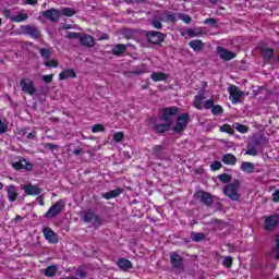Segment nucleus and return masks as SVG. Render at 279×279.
<instances>
[{
	"instance_id": "nucleus-43",
	"label": "nucleus",
	"mask_w": 279,
	"mask_h": 279,
	"mask_svg": "<svg viewBox=\"0 0 279 279\" xmlns=\"http://www.w3.org/2000/svg\"><path fill=\"white\" fill-rule=\"evenodd\" d=\"M179 19L181 21H184L186 23V25H189L191 23V21H193V19L189 14H185V13L179 14Z\"/></svg>"
},
{
	"instance_id": "nucleus-62",
	"label": "nucleus",
	"mask_w": 279,
	"mask_h": 279,
	"mask_svg": "<svg viewBox=\"0 0 279 279\" xmlns=\"http://www.w3.org/2000/svg\"><path fill=\"white\" fill-rule=\"evenodd\" d=\"M84 153V149H82L81 147L74 149V156H81V154Z\"/></svg>"
},
{
	"instance_id": "nucleus-60",
	"label": "nucleus",
	"mask_w": 279,
	"mask_h": 279,
	"mask_svg": "<svg viewBox=\"0 0 279 279\" xmlns=\"http://www.w3.org/2000/svg\"><path fill=\"white\" fill-rule=\"evenodd\" d=\"M167 21H170V23H175V15L167 14Z\"/></svg>"
},
{
	"instance_id": "nucleus-33",
	"label": "nucleus",
	"mask_w": 279,
	"mask_h": 279,
	"mask_svg": "<svg viewBox=\"0 0 279 279\" xmlns=\"http://www.w3.org/2000/svg\"><path fill=\"white\" fill-rule=\"evenodd\" d=\"M276 246L272 248L270 256L276 260H279V234L276 238Z\"/></svg>"
},
{
	"instance_id": "nucleus-27",
	"label": "nucleus",
	"mask_w": 279,
	"mask_h": 279,
	"mask_svg": "<svg viewBox=\"0 0 279 279\" xmlns=\"http://www.w3.org/2000/svg\"><path fill=\"white\" fill-rule=\"evenodd\" d=\"M189 46L194 51H203L204 50V43L199 39H195L189 43Z\"/></svg>"
},
{
	"instance_id": "nucleus-11",
	"label": "nucleus",
	"mask_w": 279,
	"mask_h": 279,
	"mask_svg": "<svg viewBox=\"0 0 279 279\" xmlns=\"http://www.w3.org/2000/svg\"><path fill=\"white\" fill-rule=\"evenodd\" d=\"M83 221L85 223H93V226H101V218L97 215H95V213H93V210L87 209L84 215H83Z\"/></svg>"
},
{
	"instance_id": "nucleus-2",
	"label": "nucleus",
	"mask_w": 279,
	"mask_h": 279,
	"mask_svg": "<svg viewBox=\"0 0 279 279\" xmlns=\"http://www.w3.org/2000/svg\"><path fill=\"white\" fill-rule=\"evenodd\" d=\"M162 120L160 118H150L148 125L153 132H156V134H165V132H169L171 129V123L165 122L161 123Z\"/></svg>"
},
{
	"instance_id": "nucleus-22",
	"label": "nucleus",
	"mask_w": 279,
	"mask_h": 279,
	"mask_svg": "<svg viewBox=\"0 0 279 279\" xmlns=\"http://www.w3.org/2000/svg\"><path fill=\"white\" fill-rule=\"evenodd\" d=\"M7 195L10 202H14L15 199H19V191L16 190V186L8 185Z\"/></svg>"
},
{
	"instance_id": "nucleus-8",
	"label": "nucleus",
	"mask_w": 279,
	"mask_h": 279,
	"mask_svg": "<svg viewBox=\"0 0 279 279\" xmlns=\"http://www.w3.org/2000/svg\"><path fill=\"white\" fill-rule=\"evenodd\" d=\"M194 197L199 199L201 204H204V206H213V195L206 191L198 190L195 192Z\"/></svg>"
},
{
	"instance_id": "nucleus-29",
	"label": "nucleus",
	"mask_w": 279,
	"mask_h": 279,
	"mask_svg": "<svg viewBox=\"0 0 279 279\" xmlns=\"http://www.w3.org/2000/svg\"><path fill=\"white\" fill-rule=\"evenodd\" d=\"M221 160L225 165H236V157L232 154L223 155Z\"/></svg>"
},
{
	"instance_id": "nucleus-38",
	"label": "nucleus",
	"mask_w": 279,
	"mask_h": 279,
	"mask_svg": "<svg viewBox=\"0 0 279 279\" xmlns=\"http://www.w3.org/2000/svg\"><path fill=\"white\" fill-rule=\"evenodd\" d=\"M39 53L41 58H45V60H49V58H51V48H41L39 50Z\"/></svg>"
},
{
	"instance_id": "nucleus-13",
	"label": "nucleus",
	"mask_w": 279,
	"mask_h": 279,
	"mask_svg": "<svg viewBox=\"0 0 279 279\" xmlns=\"http://www.w3.org/2000/svg\"><path fill=\"white\" fill-rule=\"evenodd\" d=\"M279 217L277 215L268 216L265 219L264 228L267 232H271L278 228Z\"/></svg>"
},
{
	"instance_id": "nucleus-46",
	"label": "nucleus",
	"mask_w": 279,
	"mask_h": 279,
	"mask_svg": "<svg viewBox=\"0 0 279 279\" xmlns=\"http://www.w3.org/2000/svg\"><path fill=\"white\" fill-rule=\"evenodd\" d=\"M234 128L241 134H245V132H247V126L246 125H243V124H240V123H235Z\"/></svg>"
},
{
	"instance_id": "nucleus-5",
	"label": "nucleus",
	"mask_w": 279,
	"mask_h": 279,
	"mask_svg": "<svg viewBox=\"0 0 279 279\" xmlns=\"http://www.w3.org/2000/svg\"><path fill=\"white\" fill-rule=\"evenodd\" d=\"M170 264L173 269L178 271H184V257H182L178 252L170 253Z\"/></svg>"
},
{
	"instance_id": "nucleus-7",
	"label": "nucleus",
	"mask_w": 279,
	"mask_h": 279,
	"mask_svg": "<svg viewBox=\"0 0 279 279\" xmlns=\"http://www.w3.org/2000/svg\"><path fill=\"white\" fill-rule=\"evenodd\" d=\"M20 86L23 93L26 95H36V86L34 85V81L28 77H24L20 81Z\"/></svg>"
},
{
	"instance_id": "nucleus-55",
	"label": "nucleus",
	"mask_w": 279,
	"mask_h": 279,
	"mask_svg": "<svg viewBox=\"0 0 279 279\" xmlns=\"http://www.w3.org/2000/svg\"><path fill=\"white\" fill-rule=\"evenodd\" d=\"M151 25L155 27V29H162V23L158 20H153Z\"/></svg>"
},
{
	"instance_id": "nucleus-44",
	"label": "nucleus",
	"mask_w": 279,
	"mask_h": 279,
	"mask_svg": "<svg viewBox=\"0 0 279 279\" xmlns=\"http://www.w3.org/2000/svg\"><path fill=\"white\" fill-rule=\"evenodd\" d=\"M106 128L104 126V124H94L92 126V132L97 133V132H105Z\"/></svg>"
},
{
	"instance_id": "nucleus-9",
	"label": "nucleus",
	"mask_w": 279,
	"mask_h": 279,
	"mask_svg": "<svg viewBox=\"0 0 279 279\" xmlns=\"http://www.w3.org/2000/svg\"><path fill=\"white\" fill-rule=\"evenodd\" d=\"M228 90H229V97L232 104L241 102V98L244 97L245 95V93L241 92V89H239L236 85L229 86Z\"/></svg>"
},
{
	"instance_id": "nucleus-4",
	"label": "nucleus",
	"mask_w": 279,
	"mask_h": 279,
	"mask_svg": "<svg viewBox=\"0 0 279 279\" xmlns=\"http://www.w3.org/2000/svg\"><path fill=\"white\" fill-rule=\"evenodd\" d=\"M189 123H191V114L181 113L177 119V124L173 126V132H175L177 134H180V132H184Z\"/></svg>"
},
{
	"instance_id": "nucleus-53",
	"label": "nucleus",
	"mask_w": 279,
	"mask_h": 279,
	"mask_svg": "<svg viewBox=\"0 0 279 279\" xmlns=\"http://www.w3.org/2000/svg\"><path fill=\"white\" fill-rule=\"evenodd\" d=\"M223 266L228 267V269H230V267H232V257L231 256L225 257Z\"/></svg>"
},
{
	"instance_id": "nucleus-15",
	"label": "nucleus",
	"mask_w": 279,
	"mask_h": 279,
	"mask_svg": "<svg viewBox=\"0 0 279 279\" xmlns=\"http://www.w3.org/2000/svg\"><path fill=\"white\" fill-rule=\"evenodd\" d=\"M78 43L80 45H82V47H85L86 49H92V47H95V37L86 34H81Z\"/></svg>"
},
{
	"instance_id": "nucleus-42",
	"label": "nucleus",
	"mask_w": 279,
	"mask_h": 279,
	"mask_svg": "<svg viewBox=\"0 0 279 279\" xmlns=\"http://www.w3.org/2000/svg\"><path fill=\"white\" fill-rule=\"evenodd\" d=\"M220 132H226L227 134H234V130L229 124H223L220 126Z\"/></svg>"
},
{
	"instance_id": "nucleus-16",
	"label": "nucleus",
	"mask_w": 279,
	"mask_h": 279,
	"mask_svg": "<svg viewBox=\"0 0 279 279\" xmlns=\"http://www.w3.org/2000/svg\"><path fill=\"white\" fill-rule=\"evenodd\" d=\"M13 169L16 171H21V169H25L26 171H32L34 169V165H32L26 159H20L19 161H15L12 163Z\"/></svg>"
},
{
	"instance_id": "nucleus-1",
	"label": "nucleus",
	"mask_w": 279,
	"mask_h": 279,
	"mask_svg": "<svg viewBox=\"0 0 279 279\" xmlns=\"http://www.w3.org/2000/svg\"><path fill=\"white\" fill-rule=\"evenodd\" d=\"M239 189H241V181L234 179L232 183H229L223 189V194L229 197L232 202H239L241 195L239 194Z\"/></svg>"
},
{
	"instance_id": "nucleus-47",
	"label": "nucleus",
	"mask_w": 279,
	"mask_h": 279,
	"mask_svg": "<svg viewBox=\"0 0 279 279\" xmlns=\"http://www.w3.org/2000/svg\"><path fill=\"white\" fill-rule=\"evenodd\" d=\"M221 167H223V165L221 163V161H214L211 165H210V169L213 171H219V169H221Z\"/></svg>"
},
{
	"instance_id": "nucleus-35",
	"label": "nucleus",
	"mask_w": 279,
	"mask_h": 279,
	"mask_svg": "<svg viewBox=\"0 0 279 279\" xmlns=\"http://www.w3.org/2000/svg\"><path fill=\"white\" fill-rule=\"evenodd\" d=\"M218 180L222 182V184H230V182H232V175L229 173H222L218 175Z\"/></svg>"
},
{
	"instance_id": "nucleus-64",
	"label": "nucleus",
	"mask_w": 279,
	"mask_h": 279,
	"mask_svg": "<svg viewBox=\"0 0 279 279\" xmlns=\"http://www.w3.org/2000/svg\"><path fill=\"white\" fill-rule=\"evenodd\" d=\"M27 138H28V140H34V138H36V131L28 133Z\"/></svg>"
},
{
	"instance_id": "nucleus-10",
	"label": "nucleus",
	"mask_w": 279,
	"mask_h": 279,
	"mask_svg": "<svg viewBox=\"0 0 279 279\" xmlns=\"http://www.w3.org/2000/svg\"><path fill=\"white\" fill-rule=\"evenodd\" d=\"M146 38L150 45H160L165 41V34L156 31L146 32Z\"/></svg>"
},
{
	"instance_id": "nucleus-45",
	"label": "nucleus",
	"mask_w": 279,
	"mask_h": 279,
	"mask_svg": "<svg viewBox=\"0 0 279 279\" xmlns=\"http://www.w3.org/2000/svg\"><path fill=\"white\" fill-rule=\"evenodd\" d=\"M63 16H73L75 14V10L70 8H63L62 9Z\"/></svg>"
},
{
	"instance_id": "nucleus-12",
	"label": "nucleus",
	"mask_w": 279,
	"mask_h": 279,
	"mask_svg": "<svg viewBox=\"0 0 279 279\" xmlns=\"http://www.w3.org/2000/svg\"><path fill=\"white\" fill-rule=\"evenodd\" d=\"M20 32H22L24 36H31L35 39L40 38V29L36 28V26L23 25L20 27Z\"/></svg>"
},
{
	"instance_id": "nucleus-41",
	"label": "nucleus",
	"mask_w": 279,
	"mask_h": 279,
	"mask_svg": "<svg viewBox=\"0 0 279 279\" xmlns=\"http://www.w3.org/2000/svg\"><path fill=\"white\" fill-rule=\"evenodd\" d=\"M211 112L213 114H223V108L219 105H214V107H211Z\"/></svg>"
},
{
	"instance_id": "nucleus-37",
	"label": "nucleus",
	"mask_w": 279,
	"mask_h": 279,
	"mask_svg": "<svg viewBox=\"0 0 279 279\" xmlns=\"http://www.w3.org/2000/svg\"><path fill=\"white\" fill-rule=\"evenodd\" d=\"M191 239L192 241H195V243H199V241H204V239H206V234L192 232Z\"/></svg>"
},
{
	"instance_id": "nucleus-51",
	"label": "nucleus",
	"mask_w": 279,
	"mask_h": 279,
	"mask_svg": "<svg viewBox=\"0 0 279 279\" xmlns=\"http://www.w3.org/2000/svg\"><path fill=\"white\" fill-rule=\"evenodd\" d=\"M41 80L46 84H51V82H53V74L44 75Z\"/></svg>"
},
{
	"instance_id": "nucleus-20",
	"label": "nucleus",
	"mask_w": 279,
	"mask_h": 279,
	"mask_svg": "<svg viewBox=\"0 0 279 279\" xmlns=\"http://www.w3.org/2000/svg\"><path fill=\"white\" fill-rule=\"evenodd\" d=\"M23 191L25 195H40L43 193V189L38 187V185L27 184L23 185Z\"/></svg>"
},
{
	"instance_id": "nucleus-3",
	"label": "nucleus",
	"mask_w": 279,
	"mask_h": 279,
	"mask_svg": "<svg viewBox=\"0 0 279 279\" xmlns=\"http://www.w3.org/2000/svg\"><path fill=\"white\" fill-rule=\"evenodd\" d=\"M179 112H180V108L168 107L161 110V114L159 116V119L161 121H165V123H171V125H173L172 117H178Z\"/></svg>"
},
{
	"instance_id": "nucleus-49",
	"label": "nucleus",
	"mask_w": 279,
	"mask_h": 279,
	"mask_svg": "<svg viewBox=\"0 0 279 279\" xmlns=\"http://www.w3.org/2000/svg\"><path fill=\"white\" fill-rule=\"evenodd\" d=\"M205 25H211L213 27H217V20L214 17H208L204 21Z\"/></svg>"
},
{
	"instance_id": "nucleus-36",
	"label": "nucleus",
	"mask_w": 279,
	"mask_h": 279,
	"mask_svg": "<svg viewBox=\"0 0 279 279\" xmlns=\"http://www.w3.org/2000/svg\"><path fill=\"white\" fill-rule=\"evenodd\" d=\"M163 151H165V147L162 145H157L153 149V155H155L156 158H162Z\"/></svg>"
},
{
	"instance_id": "nucleus-50",
	"label": "nucleus",
	"mask_w": 279,
	"mask_h": 279,
	"mask_svg": "<svg viewBox=\"0 0 279 279\" xmlns=\"http://www.w3.org/2000/svg\"><path fill=\"white\" fill-rule=\"evenodd\" d=\"M45 66L53 68L56 69L58 66V60H50L44 62Z\"/></svg>"
},
{
	"instance_id": "nucleus-26",
	"label": "nucleus",
	"mask_w": 279,
	"mask_h": 279,
	"mask_svg": "<svg viewBox=\"0 0 279 279\" xmlns=\"http://www.w3.org/2000/svg\"><path fill=\"white\" fill-rule=\"evenodd\" d=\"M126 50L128 47L125 45L118 44L111 49V52L113 53V56H123V53H125Z\"/></svg>"
},
{
	"instance_id": "nucleus-28",
	"label": "nucleus",
	"mask_w": 279,
	"mask_h": 279,
	"mask_svg": "<svg viewBox=\"0 0 279 279\" xmlns=\"http://www.w3.org/2000/svg\"><path fill=\"white\" fill-rule=\"evenodd\" d=\"M69 77H77V74L73 69L64 70L59 74V80H69Z\"/></svg>"
},
{
	"instance_id": "nucleus-18",
	"label": "nucleus",
	"mask_w": 279,
	"mask_h": 279,
	"mask_svg": "<svg viewBox=\"0 0 279 279\" xmlns=\"http://www.w3.org/2000/svg\"><path fill=\"white\" fill-rule=\"evenodd\" d=\"M218 51V56L221 58V60H225L226 62L232 60L233 58H235V53L230 51V50H226L223 47L219 46L217 48Z\"/></svg>"
},
{
	"instance_id": "nucleus-19",
	"label": "nucleus",
	"mask_w": 279,
	"mask_h": 279,
	"mask_svg": "<svg viewBox=\"0 0 279 279\" xmlns=\"http://www.w3.org/2000/svg\"><path fill=\"white\" fill-rule=\"evenodd\" d=\"M44 236L48 243H58V234L51 230V228L46 227L43 229Z\"/></svg>"
},
{
	"instance_id": "nucleus-21",
	"label": "nucleus",
	"mask_w": 279,
	"mask_h": 279,
	"mask_svg": "<svg viewBox=\"0 0 279 279\" xmlns=\"http://www.w3.org/2000/svg\"><path fill=\"white\" fill-rule=\"evenodd\" d=\"M259 51H262V56L264 58V60H266L267 62H269V60H271V58H274V49L268 48L265 44H260L258 46Z\"/></svg>"
},
{
	"instance_id": "nucleus-30",
	"label": "nucleus",
	"mask_w": 279,
	"mask_h": 279,
	"mask_svg": "<svg viewBox=\"0 0 279 279\" xmlns=\"http://www.w3.org/2000/svg\"><path fill=\"white\" fill-rule=\"evenodd\" d=\"M118 266L120 267V269H132V262H130V259H125V258H120L118 259Z\"/></svg>"
},
{
	"instance_id": "nucleus-61",
	"label": "nucleus",
	"mask_w": 279,
	"mask_h": 279,
	"mask_svg": "<svg viewBox=\"0 0 279 279\" xmlns=\"http://www.w3.org/2000/svg\"><path fill=\"white\" fill-rule=\"evenodd\" d=\"M272 199H274V202H279V190H277V191L272 194Z\"/></svg>"
},
{
	"instance_id": "nucleus-58",
	"label": "nucleus",
	"mask_w": 279,
	"mask_h": 279,
	"mask_svg": "<svg viewBox=\"0 0 279 279\" xmlns=\"http://www.w3.org/2000/svg\"><path fill=\"white\" fill-rule=\"evenodd\" d=\"M45 148H46V149L53 150V149H58V145L51 144V143H47V144L45 145Z\"/></svg>"
},
{
	"instance_id": "nucleus-17",
	"label": "nucleus",
	"mask_w": 279,
	"mask_h": 279,
	"mask_svg": "<svg viewBox=\"0 0 279 279\" xmlns=\"http://www.w3.org/2000/svg\"><path fill=\"white\" fill-rule=\"evenodd\" d=\"M260 145V141L253 138L247 145L246 156H258L257 147Z\"/></svg>"
},
{
	"instance_id": "nucleus-31",
	"label": "nucleus",
	"mask_w": 279,
	"mask_h": 279,
	"mask_svg": "<svg viewBox=\"0 0 279 279\" xmlns=\"http://www.w3.org/2000/svg\"><path fill=\"white\" fill-rule=\"evenodd\" d=\"M241 169L244 171V173H254V163L244 161L241 165Z\"/></svg>"
},
{
	"instance_id": "nucleus-25",
	"label": "nucleus",
	"mask_w": 279,
	"mask_h": 279,
	"mask_svg": "<svg viewBox=\"0 0 279 279\" xmlns=\"http://www.w3.org/2000/svg\"><path fill=\"white\" fill-rule=\"evenodd\" d=\"M43 274H44L47 278H53V276H56V274H58V266H56V265H50V266H48L46 269L43 270Z\"/></svg>"
},
{
	"instance_id": "nucleus-32",
	"label": "nucleus",
	"mask_w": 279,
	"mask_h": 279,
	"mask_svg": "<svg viewBox=\"0 0 279 279\" xmlns=\"http://www.w3.org/2000/svg\"><path fill=\"white\" fill-rule=\"evenodd\" d=\"M150 78L153 82H162V81L167 80V75L165 73L154 72L150 75Z\"/></svg>"
},
{
	"instance_id": "nucleus-34",
	"label": "nucleus",
	"mask_w": 279,
	"mask_h": 279,
	"mask_svg": "<svg viewBox=\"0 0 279 279\" xmlns=\"http://www.w3.org/2000/svg\"><path fill=\"white\" fill-rule=\"evenodd\" d=\"M28 15L26 13H20L13 17H11V21L13 23H23V21H27Z\"/></svg>"
},
{
	"instance_id": "nucleus-54",
	"label": "nucleus",
	"mask_w": 279,
	"mask_h": 279,
	"mask_svg": "<svg viewBox=\"0 0 279 279\" xmlns=\"http://www.w3.org/2000/svg\"><path fill=\"white\" fill-rule=\"evenodd\" d=\"M76 276H78L80 278L84 279V278L88 277V274L85 270H83L82 268H77Z\"/></svg>"
},
{
	"instance_id": "nucleus-24",
	"label": "nucleus",
	"mask_w": 279,
	"mask_h": 279,
	"mask_svg": "<svg viewBox=\"0 0 279 279\" xmlns=\"http://www.w3.org/2000/svg\"><path fill=\"white\" fill-rule=\"evenodd\" d=\"M204 99H206V96H204V92H199V94L194 97V108H197V110H202V108H204Z\"/></svg>"
},
{
	"instance_id": "nucleus-14",
	"label": "nucleus",
	"mask_w": 279,
	"mask_h": 279,
	"mask_svg": "<svg viewBox=\"0 0 279 279\" xmlns=\"http://www.w3.org/2000/svg\"><path fill=\"white\" fill-rule=\"evenodd\" d=\"M41 16L48 21H51L52 23H58V21H60V11L57 9H49L44 11Z\"/></svg>"
},
{
	"instance_id": "nucleus-57",
	"label": "nucleus",
	"mask_w": 279,
	"mask_h": 279,
	"mask_svg": "<svg viewBox=\"0 0 279 279\" xmlns=\"http://www.w3.org/2000/svg\"><path fill=\"white\" fill-rule=\"evenodd\" d=\"M3 14H4L5 19H10V21H12V19H14V16H12V11H10V9H4Z\"/></svg>"
},
{
	"instance_id": "nucleus-23",
	"label": "nucleus",
	"mask_w": 279,
	"mask_h": 279,
	"mask_svg": "<svg viewBox=\"0 0 279 279\" xmlns=\"http://www.w3.org/2000/svg\"><path fill=\"white\" fill-rule=\"evenodd\" d=\"M123 193V189L117 187L116 190H111L107 193H102V197L105 199H114L116 197H119Z\"/></svg>"
},
{
	"instance_id": "nucleus-59",
	"label": "nucleus",
	"mask_w": 279,
	"mask_h": 279,
	"mask_svg": "<svg viewBox=\"0 0 279 279\" xmlns=\"http://www.w3.org/2000/svg\"><path fill=\"white\" fill-rule=\"evenodd\" d=\"M24 3H26V5H37L38 0H24Z\"/></svg>"
},
{
	"instance_id": "nucleus-52",
	"label": "nucleus",
	"mask_w": 279,
	"mask_h": 279,
	"mask_svg": "<svg viewBox=\"0 0 279 279\" xmlns=\"http://www.w3.org/2000/svg\"><path fill=\"white\" fill-rule=\"evenodd\" d=\"M5 132H8V123L0 119V134H5Z\"/></svg>"
},
{
	"instance_id": "nucleus-56",
	"label": "nucleus",
	"mask_w": 279,
	"mask_h": 279,
	"mask_svg": "<svg viewBox=\"0 0 279 279\" xmlns=\"http://www.w3.org/2000/svg\"><path fill=\"white\" fill-rule=\"evenodd\" d=\"M215 107V100L209 99L207 101H205V109L206 110H210V108L213 109Z\"/></svg>"
},
{
	"instance_id": "nucleus-48",
	"label": "nucleus",
	"mask_w": 279,
	"mask_h": 279,
	"mask_svg": "<svg viewBox=\"0 0 279 279\" xmlns=\"http://www.w3.org/2000/svg\"><path fill=\"white\" fill-rule=\"evenodd\" d=\"M125 135L123 134V132H117V133H114V135H113V141L116 142V143H121V141H123V137H124Z\"/></svg>"
},
{
	"instance_id": "nucleus-6",
	"label": "nucleus",
	"mask_w": 279,
	"mask_h": 279,
	"mask_svg": "<svg viewBox=\"0 0 279 279\" xmlns=\"http://www.w3.org/2000/svg\"><path fill=\"white\" fill-rule=\"evenodd\" d=\"M64 209V203L62 201L56 202L46 213L45 218L46 219H53L54 217H58L60 213Z\"/></svg>"
},
{
	"instance_id": "nucleus-40",
	"label": "nucleus",
	"mask_w": 279,
	"mask_h": 279,
	"mask_svg": "<svg viewBox=\"0 0 279 279\" xmlns=\"http://www.w3.org/2000/svg\"><path fill=\"white\" fill-rule=\"evenodd\" d=\"M82 36V33H75V32H71V33H68V35L65 36V38H69V40H80Z\"/></svg>"
},
{
	"instance_id": "nucleus-63",
	"label": "nucleus",
	"mask_w": 279,
	"mask_h": 279,
	"mask_svg": "<svg viewBox=\"0 0 279 279\" xmlns=\"http://www.w3.org/2000/svg\"><path fill=\"white\" fill-rule=\"evenodd\" d=\"M210 223H218L219 226H223L225 222L223 220H220V219H213Z\"/></svg>"
},
{
	"instance_id": "nucleus-39",
	"label": "nucleus",
	"mask_w": 279,
	"mask_h": 279,
	"mask_svg": "<svg viewBox=\"0 0 279 279\" xmlns=\"http://www.w3.org/2000/svg\"><path fill=\"white\" fill-rule=\"evenodd\" d=\"M187 36H190L191 38H195V36H202V31L199 28L193 29V28H189L186 31Z\"/></svg>"
}]
</instances>
